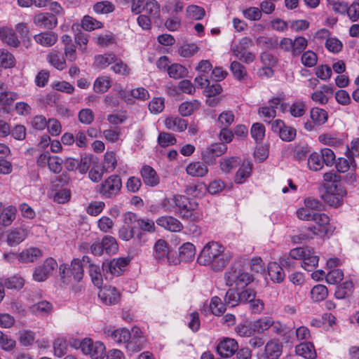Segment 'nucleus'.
<instances>
[{
	"label": "nucleus",
	"mask_w": 359,
	"mask_h": 359,
	"mask_svg": "<svg viewBox=\"0 0 359 359\" xmlns=\"http://www.w3.org/2000/svg\"><path fill=\"white\" fill-rule=\"evenodd\" d=\"M231 254L218 242L210 241L202 249L197 262L200 265H210L215 271L222 270L230 262Z\"/></svg>",
	"instance_id": "f257e3e1"
},
{
	"label": "nucleus",
	"mask_w": 359,
	"mask_h": 359,
	"mask_svg": "<svg viewBox=\"0 0 359 359\" xmlns=\"http://www.w3.org/2000/svg\"><path fill=\"white\" fill-rule=\"evenodd\" d=\"M176 212L185 220L198 222L203 217L202 209L194 198L184 195L175 194Z\"/></svg>",
	"instance_id": "f03ea898"
},
{
	"label": "nucleus",
	"mask_w": 359,
	"mask_h": 359,
	"mask_svg": "<svg viewBox=\"0 0 359 359\" xmlns=\"http://www.w3.org/2000/svg\"><path fill=\"white\" fill-rule=\"evenodd\" d=\"M313 221L316 224L305 229L299 234L302 241L313 239L315 236L323 237L332 232L330 217L326 214L315 212Z\"/></svg>",
	"instance_id": "7ed1b4c3"
},
{
	"label": "nucleus",
	"mask_w": 359,
	"mask_h": 359,
	"mask_svg": "<svg viewBox=\"0 0 359 359\" xmlns=\"http://www.w3.org/2000/svg\"><path fill=\"white\" fill-rule=\"evenodd\" d=\"M224 278L227 286H235L236 290L245 288L254 280L253 276L246 272L243 268L234 266L225 273Z\"/></svg>",
	"instance_id": "20e7f679"
},
{
	"label": "nucleus",
	"mask_w": 359,
	"mask_h": 359,
	"mask_svg": "<svg viewBox=\"0 0 359 359\" xmlns=\"http://www.w3.org/2000/svg\"><path fill=\"white\" fill-rule=\"evenodd\" d=\"M122 188L121 178L111 175L97 186V192L104 198H112L119 194Z\"/></svg>",
	"instance_id": "39448f33"
},
{
	"label": "nucleus",
	"mask_w": 359,
	"mask_h": 359,
	"mask_svg": "<svg viewBox=\"0 0 359 359\" xmlns=\"http://www.w3.org/2000/svg\"><path fill=\"white\" fill-rule=\"evenodd\" d=\"M291 255L296 259L302 260V266L308 271H311L318 266L319 257L309 248L292 249Z\"/></svg>",
	"instance_id": "423d86ee"
},
{
	"label": "nucleus",
	"mask_w": 359,
	"mask_h": 359,
	"mask_svg": "<svg viewBox=\"0 0 359 359\" xmlns=\"http://www.w3.org/2000/svg\"><path fill=\"white\" fill-rule=\"evenodd\" d=\"M325 191L321 196L323 201L332 207H339L346 196V191L340 184L325 185Z\"/></svg>",
	"instance_id": "0eeeda50"
},
{
	"label": "nucleus",
	"mask_w": 359,
	"mask_h": 359,
	"mask_svg": "<svg viewBox=\"0 0 359 359\" xmlns=\"http://www.w3.org/2000/svg\"><path fill=\"white\" fill-rule=\"evenodd\" d=\"M137 216L132 212H127L123 215V225L118 230V236L121 240L128 241L135 236L137 227Z\"/></svg>",
	"instance_id": "6e6552de"
},
{
	"label": "nucleus",
	"mask_w": 359,
	"mask_h": 359,
	"mask_svg": "<svg viewBox=\"0 0 359 359\" xmlns=\"http://www.w3.org/2000/svg\"><path fill=\"white\" fill-rule=\"evenodd\" d=\"M83 353L89 355L92 359H104L106 355L104 344L99 341H93L90 338L83 339Z\"/></svg>",
	"instance_id": "1a4fd4ad"
},
{
	"label": "nucleus",
	"mask_w": 359,
	"mask_h": 359,
	"mask_svg": "<svg viewBox=\"0 0 359 359\" xmlns=\"http://www.w3.org/2000/svg\"><path fill=\"white\" fill-rule=\"evenodd\" d=\"M130 259L127 257L114 258L111 260L105 261L102 263V270L112 276H120L124 268L130 263Z\"/></svg>",
	"instance_id": "9d476101"
},
{
	"label": "nucleus",
	"mask_w": 359,
	"mask_h": 359,
	"mask_svg": "<svg viewBox=\"0 0 359 359\" xmlns=\"http://www.w3.org/2000/svg\"><path fill=\"white\" fill-rule=\"evenodd\" d=\"M271 130L274 133H278L280 138L285 142H291L294 140L297 132L296 129L286 126L281 119L273 121L271 125Z\"/></svg>",
	"instance_id": "9b49d317"
},
{
	"label": "nucleus",
	"mask_w": 359,
	"mask_h": 359,
	"mask_svg": "<svg viewBox=\"0 0 359 359\" xmlns=\"http://www.w3.org/2000/svg\"><path fill=\"white\" fill-rule=\"evenodd\" d=\"M57 266V264L54 259L51 257L46 259L41 265L35 269L33 273L34 280L38 282L44 281L53 273Z\"/></svg>",
	"instance_id": "f8f14e48"
},
{
	"label": "nucleus",
	"mask_w": 359,
	"mask_h": 359,
	"mask_svg": "<svg viewBox=\"0 0 359 359\" xmlns=\"http://www.w3.org/2000/svg\"><path fill=\"white\" fill-rule=\"evenodd\" d=\"M227 150L226 144L224 143H214L202 151L203 160L208 164H212L215 158L222 156Z\"/></svg>",
	"instance_id": "ddd939ff"
},
{
	"label": "nucleus",
	"mask_w": 359,
	"mask_h": 359,
	"mask_svg": "<svg viewBox=\"0 0 359 359\" xmlns=\"http://www.w3.org/2000/svg\"><path fill=\"white\" fill-rule=\"evenodd\" d=\"M34 24L45 29H53L57 25V19L54 14L40 13L34 15Z\"/></svg>",
	"instance_id": "4468645a"
},
{
	"label": "nucleus",
	"mask_w": 359,
	"mask_h": 359,
	"mask_svg": "<svg viewBox=\"0 0 359 359\" xmlns=\"http://www.w3.org/2000/svg\"><path fill=\"white\" fill-rule=\"evenodd\" d=\"M28 236V231L22 226L11 229L7 232L6 243L11 247L16 246L23 242Z\"/></svg>",
	"instance_id": "2eb2a0df"
},
{
	"label": "nucleus",
	"mask_w": 359,
	"mask_h": 359,
	"mask_svg": "<svg viewBox=\"0 0 359 359\" xmlns=\"http://www.w3.org/2000/svg\"><path fill=\"white\" fill-rule=\"evenodd\" d=\"M238 349V344L234 339L224 338L217 346V353L224 358L232 356Z\"/></svg>",
	"instance_id": "dca6fc26"
},
{
	"label": "nucleus",
	"mask_w": 359,
	"mask_h": 359,
	"mask_svg": "<svg viewBox=\"0 0 359 359\" xmlns=\"http://www.w3.org/2000/svg\"><path fill=\"white\" fill-rule=\"evenodd\" d=\"M104 333L108 338L118 344H125L131 338V333L126 328L113 330L111 327H106Z\"/></svg>",
	"instance_id": "f3484780"
},
{
	"label": "nucleus",
	"mask_w": 359,
	"mask_h": 359,
	"mask_svg": "<svg viewBox=\"0 0 359 359\" xmlns=\"http://www.w3.org/2000/svg\"><path fill=\"white\" fill-rule=\"evenodd\" d=\"M156 224L166 230L180 232L183 229L182 222L172 216H162L156 219Z\"/></svg>",
	"instance_id": "a211bd4d"
},
{
	"label": "nucleus",
	"mask_w": 359,
	"mask_h": 359,
	"mask_svg": "<svg viewBox=\"0 0 359 359\" xmlns=\"http://www.w3.org/2000/svg\"><path fill=\"white\" fill-rule=\"evenodd\" d=\"M140 175L146 186L154 187L160 182V178L156 170L150 165H143L140 170Z\"/></svg>",
	"instance_id": "6ab92c4d"
},
{
	"label": "nucleus",
	"mask_w": 359,
	"mask_h": 359,
	"mask_svg": "<svg viewBox=\"0 0 359 359\" xmlns=\"http://www.w3.org/2000/svg\"><path fill=\"white\" fill-rule=\"evenodd\" d=\"M18 97L17 93L8 90L5 83L0 81V106L3 109L11 106Z\"/></svg>",
	"instance_id": "aec40b11"
},
{
	"label": "nucleus",
	"mask_w": 359,
	"mask_h": 359,
	"mask_svg": "<svg viewBox=\"0 0 359 359\" xmlns=\"http://www.w3.org/2000/svg\"><path fill=\"white\" fill-rule=\"evenodd\" d=\"M65 270H68L71 276H72L74 279L76 281H80L83 276V264L79 259H73L69 268H67L65 264L61 265L60 267V273L65 274Z\"/></svg>",
	"instance_id": "412c9836"
},
{
	"label": "nucleus",
	"mask_w": 359,
	"mask_h": 359,
	"mask_svg": "<svg viewBox=\"0 0 359 359\" xmlns=\"http://www.w3.org/2000/svg\"><path fill=\"white\" fill-rule=\"evenodd\" d=\"M98 296L101 301L107 305L118 303L120 297L118 290L115 287H111L102 288L99 292Z\"/></svg>",
	"instance_id": "4be33fe9"
},
{
	"label": "nucleus",
	"mask_w": 359,
	"mask_h": 359,
	"mask_svg": "<svg viewBox=\"0 0 359 359\" xmlns=\"http://www.w3.org/2000/svg\"><path fill=\"white\" fill-rule=\"evenodd\" d=\"M283 352V345L278 340H269L264 347L266 358L278 359Z\"/></svg>",
	"instance_id": "5701e85b"
},
{
	"label": "nucleus",
	"mask_w": 359,
	"mask_h": 359,
	"mask_svg": "<svg viewBox=\"0 0 359 359\" xmlns=\"http://www.w3.org/2000/svg\"><path fill=\"white\" fill-rule=\"evenodd\" d=\"M169 249L165 241L159 239L156 241L154 247V257L160 262L169 260Z\"/></svg>",
	"instance_id": "b1692460"
},
{
	"label": "nucleus",
	"mask_w": 359,
	"mask_h": 359,
	"mask_svg": "<svg viewBox=\"0 0 359 359\" xmlns=\"http://www.w3.org/2000/svg\"><path fill=\"white\" fill-rule=\"evenodd\" d=\"M42 256V252L40 249L32 247L22 250L18 255L19 262L22 263L34 262Z\"/></svg>",
	"instance_id": "393cba45"
},
{
	"label": "nucleus",
	"mask_w": 359,
	"mask_h": 359,
	"mask_svg": "<svg viewBox=\"0 0 359 359\" xmlns=\"http://www.w3.org/2000/svg\"><path fill=\"white\" fill-rule=\"evenodd\" d=\"M48 62L59 71H62L67 67L66 60L62 53L56 50H52L46 57Z\"/></svg>",
	"instance_id": "a878e982"
},
{
	"label": "nucleus",
	"mask_w": 359,
	"mask_h": 359,
	"mask_svg": "<svg viewBox=\"0 0 359 359\" xmlns=\"http://www.w3.org/2000/svg\"><path fill=\"white\" fill-rule=\"evenodd\" d=\"M164 123L167 129L173 131L183 132L187 128V121L178 116L168 117Z\"/></svg>",
	"instance_id": "bb28decb"
},
{
	"label": "nucleus",
	"mask_w": 359,
	"mask_h": 359,
	"mask_svg": "<svg viewBox=\"0 0 359 359\" xmlns=\"http://www.w3.org/2000/svg\"><path fill=\"white\" fill-rule=\"evenodd\" d=\"M0 39L4 43L15 48L18 47L20 43L14 30L8 27L0 28Z\"/></svg>",
	"instance_id": "cd10ccee"
},
{
	"label": "nucleus",
	"mask_w": 359,
	"mask_h": 359,
	"mask_svg": "<svg viewBox=\"0 0 359 359\" xmlns=\"http://www.w3.org/2000/svg\"><path fill=\"white\" fill-rule=\"evenodd\" d=\"M35 41L45 47L53 46L57 41V34L53 32H43L34 36Z\"/></svg>",
	"instance_id": "c85d7f7f"
},
{
	"label": "nucleus",
	"mask_w": 359,
	"mask_h": 359,
	"mask_svg": "<svg viewBox=\"0 0 359 359\" xmlns=\"http://www.w3.org/2000/svg\"><path fill=\"white\" fill-rule=\"evenodd\" d=\"M268 273L273 283H280L285 278L283 267L276 262H271L268 265Z\"/></svg>",
	"instance_id": "c756f323"
},
{
	"label": "nucleus",
	"mask_w": 359,
	"mask_h": 359,
	"mask_svg": "<svg viewBox=\"0 0 359 359\" xmlns=\"http://www.w3.org/2000/svg\"><path fill=\"white\" fill-rule=\"evenodd\" d=\"M296 353L306 359H315L316 352L314 346L311 342L301 343L295 348Z\"/></svg>",
	"instance_id": "7c9ffc66"
},
{
	"label": "nucleus",
	"mask_w": 359,
	"mask_h": 359,
	"mask_svg": "<svg viewBox=\"0 0 359 359\" xmlns=\"http://www.w3.org/2000/svg\"><path fill=\"white\" fill-rule=\"evenodd\" d=\"M17 208L13 205H9L3 209L0 213V224L4 226H10L15 219Z\"/></svg>",
	"instance_id": "2f4dec72"
},
{
	"label": "nucleus",
	"mask_w": 359,
	"mask_h": 359,
	"mask_svg": "<svg viewBox=\"0 0 359 359\" xmlns=\"http://www.w3.org/2000/svg\"><path fill=\"white\" fill-rule=\"evenodd\" d=\"M186 171L189 175L198 177L205 176L208 173V169L204 163L197 161L189 164Z\"/></svg>",
	"instance_id": "473e14b6"
},
{
	"label": "nucleus",
	"mask_w": 359,
	"mask_h": 359,
	"mask_svg": "<svg viewBox=\"0 0 359 359\" xmlns=\"http://www.w3.org/2000/svg\"><path fill=\"white\" fill-rule=\"evenodd\" d=\"M252 169V165L248 161H245L236 172L235 176V182L243 184L250 176Z\"/></svg>",
	"instance_id": "72a5a7b5"
},
{
	"label": "nucleus",
	"mask_w": 359,
	"mask_h": 359,
	"mask_svg": "<svg viewBox=\"0 0 359 359\" xmlns=\"http://www.w3.org/2000/svg\"><path fill=\"white\" fill-rule=\"evenodd\" d=\"M354 290V285L351 280H346L337 286L334 296L337 299H342L350 297Z\"/></svg>",
	"instance_id": "f704fd0d"
},
{
	"label": "nucleus",
	"mask_w": 359,
	"mask_h": 359,
	"mask_svg": "<svg viewBox=\"0 0 359 359\" xmlns=\"http://www.w3.org/2000/svg\"><path fill=\"white\" fill-rule=\"evenodd\" d=\"M346 156L347 158H339L336 160L335 167L337 170L339 172H346L351 168H355L356 166L354 158L352 156H350L347 152Z\"/></svg>",
	"instance_id": "c9c22d12"
},
{
	"label": "nucleus",
	"mask_w": 359,
	"mask_h": 359,
	"mask_svg": "<svg viewBox=\"0 0 359 359\" xmlns=\"http://www.w3.org/2000/svg\"><path fill=\"white\" fill-rule=\"evenodd\" d=\"M310 118L317 126H320L327 121L328 114L325 109L316 107L311 109Z\"/></svg>",
	"instance_id": "e433bc0d"
},
{
	"label": "nucleus",
	"mask_w": 359,
	"mask_h": 359,
	"mask_svg": "<svg viewBox=\"0 0 359 359\" xmlns=\"http://www.w3.org/2000/svg\"><path fill=\"white\" fill-rule=\"evenodd\" d=\"M110 69L116 74L123 76H127L130 75L131 72V69L129 66L116 55L114 57V61L113 62Z\"/></svg>",
	"instance_id": "4c0bfd02"
},
{
	"label": "nucleus",
	"mask_w": 359,
	"mask_h": 359,
	"mask_svg": "<svg viewBox=\"0 0 359 359\" xmlns=\"http://www.w3.org/2000/svg\"><path fill=\"white\" fill-rule=\"evenodd\" d=\"M115 56L116 55L112 53L96 55L95 57L94 65L101 69H105L109 65L111 66Z\"/></svg>",
	"instance_id": "58836bf2"
},
{
	"label": "nucleus",
	"mask_w": 359,
	"mask_h": 359,
	"mask_svg": "<svg viewBox=\"0 0 359 359\" xmlns=\"http://www.w3.org/2000/svg\"><path fill=\"white\" fill-rule=\"evenodd\" d=\"M196 252L195 246L191 243H184L180 248V259L182 262H188L192 260Z\"/></svg>",
	"instance_id": "ea45409f"
},
{
	"label": "nucleus",
	"mask_w": 359,
	"mask_h": 359,
	"mask_svg": "<svg viewBox=\"0 0 359 359\" xmlns=\"http://www.w3.org/2000/svg\"><path fill=\"white\" fill-rule=\"evenodd\" d=\"M310 295L314 302H319L326 299L328 295V290L325 285L318 284L313 287Z\"/></svg>",
	"instance_id": "a19ab883"
},
{
	"label": "nucleus",
	"mask_w": 359,
	"mask_h": 359,
	"mask_svg": "<svg viewBox=\"0 0 359 359\" xmlns=\"http://www.w3.org/2000/svg\"><path fill=\"white\" fill-rule=\"evenodd\" d=\"M168 74L170 78L180 79L185 77L188 74L187 69L178 63H174L168 67Z\"/></svg>",
	"instance_id": "79ce46f5"
},
{
	"label": "nucleus",
	"mask_w": 359,
	"mask_h": 359,
	"mask_svg": "<svg viewBox=\"0 0 359 359\" xmlns=\"http://www.w3.org/2000/svg\"><path fill=\"white\" fill-rule=\"evenodd\" d=\"M111 81L109 77L106 76L97 77L93 84L94 91L97 93H104L111 87Z\"/></svg>",
	"instance_id": "37998d69"
},
{
	"label": "nucleus",
	"mask_w": 359,
	"mask_h": 359,
	"mask_svg": "<svg viewBox=\"0 0 359 359\" xmlns=\"http://www.w3.org/2000/svg\"><path fill=\"white\" fill-rule=\"evenodd\" d=\"M324 162L318 152H313L307 160V165L310 170L319 171L323 168Z\"/></svg>",
	"instance_id": "c03bdc74"
},
{
	"label": "nucleus",
	"mask_w": 359,
	"mask_h": 359,
	"mask_svg": "<svg viewBox=\"0 0 359 359\" xmlns=\"http://www.w3.org/2000/svg\"><path fill=\"white\" fill-rule=\"evenodd\" d=\"M102 248L107 255H114L118 250L116 238L111 236H105L102 238Z\"/></svg>",
	"instance_id": "a18cd8bd"
},
{
	"label": "nucleus",
	"mask_w": 359,
	"mask_h": 359,
	"mask_svg": "<svg viewBox=\"0 0 359 359\" xmlns=\"http://www.w3.org/2000/svg\"><path fill=\"white\" fill-rule=\"evenodd\" d=\"M273 325V319L270 317H262L255 320L253 324V330L257 333H263Z\"/></svg>",
	"instance_id": "49530a36"
},
{
	"label": "nucleus",
	"mask_w": 359,
	"mask_h": 359,
	"mask_svg": "<svg viewBox=\"0 0 359 359\" xmlns=\"http://www.w3.org/2000/svg\"><path fill=\"white\" fill-rule=\"evenodd\" d=\"M88 269L89 275L94 285L98 288L101 287L103 280L100 266L94 264H89V265H88Z\"/></svg>",
	"instance_id": "de8ad7c7"
},
{
	"label": "nucleus",
	"mask_w": 359,
	"mask_h": 359,
	"mask_svg": "<svg viewBox=\"0 0 359 359\" xmlns=\"http://www.w3.org/2000/svg\"><path fill=\"white\" fill-rule=\"evenodd\" d=\"M257 45L264 50H273L278 47L277 39L265 36H260L256 39Z\"/></svg>",
	"instance_id": "09e8293b"
},
{
	"label": "nucleus",
	"mask_w": 359,
	"mask_h": 359,
	"mask_svg": "<svg viewBox=\"0 0 359 359\" xmlns=\"http://www.w3.org/2000/svg\"><path fill=\"white\" fill-rule=\"evenodd\" d=\"M117 165L116 154L114 151H107L104 154L102 168L107 172H112Z\"/></svg>",
	"instance_id": "8fccbe9b"
},
{
	"label": "nucleus",
	"mask_w": 359,
	"mask_h": 359,
	"mask_svg": "<svg viewBox=\"0 0 359 359\" xmlns=\"http://www.w3.org/2000/svg\"><path fill=\"white\" fill-rule=\"evenodd\" d=\"M292 55L297 57L307 47L308 41L304 36H297L292 40Z\"/></svg>",
	"instance_id": "3c124183"
},
{
	"label": "nucleus",
	"mask_w": 359,
	"mask_h": 359,
	"mask_svg": "<svg viewBox=\"0 0 359 359\" xmlns=\"http://www.w3.org/2000/svg\"><path fill=\"white\" fill-rule=\"evenodd\" d=\"M200 102L194 100L191 102H182L179 107V113L183 116H190L195 110L199 108Z\"/></svg>",
	"instance_id": "603ef678"
},
{
	"label": "nucleus",
	"mask_w": 359,
	"mask_h": 359,
	"mask_svg": "<svg viewBox=\"0 0 359 359\" xmlns=\"http://www.w3.org/2000/svg\"><path fill=\"white\" fill-rule=\"evenodd\" d=\"M143 9L153 19L160 16V5L156 0H147Z\"/></svg>",
	"instance_id": "864d4df0"
},
{
	"label": "nucleus",
	"mask_w": 359,
	"mask_h": 359,
	"mask_svg": "<svg viewBox=\"0 0 359 359\" xmlns=\"http://www.w3.org/2000/svg\"><path fill=\"white\" fill-rule=\"evenodd\" d=\"M81 27L86 31H93L103 27L102 22L90 15H85L81 20Z\"/></svg>",
	"instance_id": "5fc2aeb1"
},
{
	"label": "nucleus",
	"mask_w": 359,
	"mask_h": 359,
	"mask_svg": "<svg viewBox=\"0 0 359 359\" xmlns=\"http://www.w3.org/2000/svg\"><path fill=\"white\" fill-rule=\"evenodd\" d=\"M144 339L130 338L125 344L127 351L132 354L140 351L144 348Z\"/></svg>",
	"instance_id": "6e6d98bb"
},
{
	"label": "nucleus",
	"mask_w": 359,
	"mask_h": 359,
	"mask_svg": "<svg viewBox=\"0 0 359 359\" xmlns=\"http://www.w3.org/2000/svg\"><path fill=\"white\" fill-rule=\"evenodd\" d=\"M265 132L264 126L260 123H253L250 130L251 136L257 143L262 142L265 137Z\"/></svg>",
	"instance_id": "4d7b16f0"
},
{
	"label": "nucleus",
	"mask_w": 359,
	"mask_h": 359,
	"mask_svg": "<svg viewBox=\"0 0 359 359\" xmlns=\"http://www.w3.org/2000/svg\"><path fill=\"white\" fill-rule=\"evenodd\" d=\"M210 309L212 314L220 316L225 312L226 305L222 302V299L219 297L215 296L211 298Z\"/></svg>",
	"instance_id": "13d9d810"
},
{
	"label": "nucleus",
	"mask_w": 359,
	"mask_h": 359,
	"mask_svg": "<svg viewBox=\"0 0 359 359\" xmlns=\"http://www.w3.org/2000/svg\"><path fill=\"white\" fill-rule=\"evenodd\" d=\"M252 45V40L249 37H243L237 45L232 48V52L234 55H239L242 53L248 51L247 50Z\"/></svg>",
	"instance_id": "bf43d9fd"
},
{
	"label": "nucleus",
	"mask_w": 359,
	"mask_h": 359,
	"mask_svg": "<svg viewBox=\"0 0 359 359\" xmlns=\"http://www.w3.org/2000/svg\"><path fill=\"white\" fill-rule=\"evenodd\" d=\"M241 159L238 157L232 156L224 158L220 163V168L224 172H229L233 168L240 165Z\"/></svg>",
	"instance_id": "052dcab7"
},
{
	"label": "nucleus",
	"mask_w": 359,
	"mask_h": 359,
	"mask_svg": "<svg viewBox=\"0 0 359 359\" xmlns=\"http://www.w3.org/2000/svg\"><path fill=\"white\" fill-rule=\"evenodd\" d=\"M306 111V104L303 101H296L289 107L291 116L295 118L303 116Z\"/></svg>",
	"instance_id": "680f3d73"
},
{
	"label": "nucleus",
	"mask_w": 359,
	"mask_h": 359,
	"mask_svg": "<svg viewBox=\"0 0 359 359\" xmlns=\"http://www.w3.org/2000/svg\"><path fill=\"white\" fill-rule=\"evenodd\" d=\"M115 9L114 5L108 1L97 2L93 6V11L97 14H108Z\"/></svg>",
	"instance_id": "e2e57ef3"
},
{
	"label": "nucleus",
	"mask_w": 359,
	"mask_h": 359,
	"mask_svg": "<svg viewBox=\"0 0 359 359\" xmlns=\"http://www.w3.org/2000/svg\"><path fill=\"white\" fill-rule=\"evenodd\" d=\"M4 287L8 289L20 290L24 285V279L21 277L13 276L4 280L2 283Z\"/></svg>",
	"instance_id": "0e129e2a"
},
{
	"label": "nucleus",
	"mask_w": 359,
	"mask_h": 359,
	"mask_svg": "<svg viewBox=\"0 0 359 359\" xmlns=\"http://www.w3.org/2000/svg\"><path fill=\"white\" fill-rule=\"evenodd\" d=\"M198 51V47L196 43H186L178 50V54L183 57H191Z\"/></svg>",
	"instance_id": "69168bd1"
},
{
	"label": "nucleus",
	"mask_w": 359,
	"mask_h": 359,
	"mask_svg": "<svg viewBox=\"0 0 359 359\" xmlns=\"http://www.w3.org/2000/svg\"><path fill=\"white\" fill-rule=\"evenodd\" d=\"M0 64L4 68H10L15 65L13 55L7 50H0Z\"/></svg>",
	"instance_id": "338daca9"
},
{
	"label": "nucleus",
	"mask_w": 359,
	"mask_h": 359,
	"mask_svg": "<svg viewBox=\"0 0 359 359\" xmlns=\"http://www.w3.org/2000/svg\"><path fill=\"white\" fill-rule=\"evenodd\" d=\"M344 278V273L341 269H331L325 276V280L329 284L339 283Z\"/></svg>",
	"instance_id": "774afa93"
}]
</instances>
